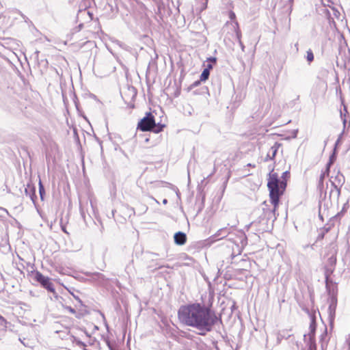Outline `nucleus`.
<instances>
[{"label":"nucleus","mask_w":350,"mask_h":350,"mask_svg":"<svg viewBox=\"0 0 350 350\" xmlns=\"http://www.w3.org/2000/svg\"><path fill=\"white\" fill-rule=\"evenodd\" d=\"M178 317L183 324L199 330L201 336L211 332L217 322L221 323V318L217 316L214 310L200 303L181 306L178 311Z\"/></svg>","instance_id":"obj_1"},{"label":"nucleus","mask_w":350,"mask_h":350,"mask_svg":"<svg viewBox=\"0 0 350 350\" xmlns=\"http://www.w3.org/2000/svg\"><path fill=\"white\" fill-rule=\"evenodd\" d=\"M290 176L288 171L282 173V178L280 180L278 175L275 172H270L269 174V179L267 183V187L269 191V196L271 204L273 205V209H265V216L267 217V220L276 219L275 211L278 207L280 196H282L286 187V179Z\"/></svg>","instance_id":"obj_2"},{"label":"nucleus","mask_w":350,"mask_h":350,"mask_svg":"<svg viewBox=\"0 0 350 350\" xmlns=\"http://www.w3.org/2000/svg\"><path fill=\"white\" fill-rule=\"evenodd\" d=\"M152 126H155V119L154 116L150 112H148L138 122L137 129L142 131H150Z\"/></svg>","instance_id":"obj_3"},{"label":"nucleus","mask_w":350,"mask_h":350,"mask_svg":"<svg viewBox=\"0 0 350 350\" xmlns=\"http://www.w3.org/2000/svg\"><path fill=\"white\" fill-rule=\"evenodd\" d=\"M33 278L36 281L39 282L42 286L46 288L48 291L54 293L55 288L53 283L51 282L49 277L44 276L40 271H36L33 274Z\"/></svg>","instance_id":"obj_4"},{"label":"nucleus","mask_w":350,"mask_h":350,"mask_svg":"<svg viewBox=\"0 0 350 350\" xmlns=\"http://www.w3.org/2000/svg\"><path fill=\"white\" fill-rule=\"evenodd\" d=\"M329 308L328 313L330 321H333L336 314V309L337 306V297L336 295H332V297L329 298Z\"/></svg>","instance_id":"obj_5"},{"label":"nucleus","mask_w":350,"mask_h":350,"mask_svg":"<svg viewBox=\"0 0 350 350\" xmlns=\"http://www.w3.org/2000/svg\"><path fill=\"white\" fill-rule=\"evenodd\" d=\"M331 182H332V185L334 187V191L336 192L337 196H338L340 195L339 187L342 186V185L345 182L344 176L342 174L338 173V175L335 177L334 181L331 180ZM333 192H334V190H332V193H333Z\"/></svg>","instance_id":"obj_6"},{"label":"nucleus","mask_w":350,"mask_h":350,"mask_svg":"<svg viewBox=\"0 0 350 350\" xmlns=\"http://www.w3.org/2000/svg\"><path fill=\"white\" fill-rule=\"evenodd\" d=\"M231 25L232 26V28L235 32L237 40L239 42V44L241 46L242 51H244L245 46L241 41V31L239 29L238 22L234 21L232 23H231Z\"/></svg>","instance_id":"obj_7"},{"label":"nucleus","mask_w":350,"mask_h":350,"mask_svg":"<svg viewBox=\"0 0 350 350\" xmlns=\"http://www.w3.org/2000/svg\"><path fill=\"white\" fill-rule=\"evenodd\" d=\"M265 209H269L268 208H263V211ZM275 219L273 221L271 219L267 220V217L265 216L264 211L262 212V214L259 217V223H262V225H265V224L267 225L266 227H263L262 229L263 230H269L270 228H273V222Z\"/></svg>","instance_id":"obj_8"},{"label":"nucleus","mask_w":350,"mask_h":350,"mask_svg":"<svg viewBox=\"0 0 350 350\" xmlns=\"http://www.w3.org/2000/svg\"><path fill=\"white\" fill-rule=\"evenodd\" d=\"M174 243L178 245H183L187 241V235L183 232H177L174 235Z\"/></svg>","instance_id":"obj_9"},{"label":"nucleus","mask_w":350,"mask_h":350,"mask_svg":"<svg viewBox=\"0 0 350 350\" xmlns=\"http://www.w3.org/2000/svg\"><path fill=\"white\" fill-rule=\"evenodd\" d=\"M25 193L27 196H29L35 204V200L36 199V188L34 186L27 185V188L25 189Z\"/></svg>","instance_id":"obj_10"},{"label":"nucleus","mask_w":350,"mask_h":350,"mask_svg":"<svg viewBox=\"0 0 350 350\" xmlns=\"http://www.w3.org/2000/svg\"><path fill=\"white\" fill-rule=\"evenodd\" d=\"M228 233L229 232L227 228H221L211 237V239L213 241L221 239L226 237Z\"/></svg>","instance_id":"obj_11"},{"label":"nucleus","mask_w":350,"mask_h":350,"mask_svg":"<svg viewBox=\"0 0 350 350\" xmlns=\"http://www.w3.org/2000/svg\"><path fill=\"white\" fill-rule=\"evenodd\" d=\"M281 144L275 142L270 148L267 153V157H269V159L272 160L275 158L279 148L281 146Z\"/></svg>","instance_id":"obj_12"},{"label":"nucleus","mask_w":350,"mask_h":350,"mask_svg":"<svg viewBox=\"0 0 350 350\" xmlns=\"http://www.w3.org/2000/svg\"><path fill=\"white\" fill-rule=\"evenodd\" d=\"M284 3V7L286 9L285 12L290 15L293 10V5L294 0H282Z\"/></svg>","instance_id":"obj_13"},{"label":"nucleus","mask_w":350,"mask_h":350,"mask_svg":"<svg viewBox=\"0 0 350 350\" xmlns=\"http://www.w3.org/2000/svg\"><path fill=\"white\" fill-rule=\"evenodd\" d=\"M326 288L329 297L332 295H336V286L335 284H329L327 278L326 279Z\"/></svg>","instance_id":"obj_14"},{"label":"nucleus","mask_w":350,"mask_h":350,"mask_svg":"<svg viewBox=\"0 0 350 350\" xmlns=\"http://www.w3.org/2000/svg\"><path fill=\"white\" fill-rule=\"evenodd\" d=\"M336 159V152H335V150H334V152L330 155L329 161H328V163L326 165V171L327 172H329V168H330L331 165L335 161Z\"/></svg>","instance_id":"obj_15"},{"label":"nucleus","mask_w":350,"mask_h":350,"mask_svg":"<svg viewBox=\"0 0 350 350\" xmlns=\"http://www.w3.org/2000/svg\"><path fill=\"white\" fill-rule=\"evenodd\" d=\"M329 174V172H327L326 170L323 172L320 177H319V183H318V187L320 190H321L323 188V180H324V178L325 177V176H328Z\"/></svg>","instance_id":"obj_16"},{"label":"nucleus","mask_w":350,"mask_h":350,"mask_svg":"<svg viewBox=\"0 0 350 350\" xmlns=\"http://www.w3.org/2000/svg\"><path fill=\"white\" fill-rule=\"evenodd\" d=\"M164 126H165L164 124H157L155 123V126H152V128L151 129V130L150 131H152L155 133H159L163 131Z\"/></svg>","instance_id":"obj_17"},{"label":"nucleus","mask_w":350,"mask_h":350,"mask_svg":"<svg viewBox=\"0 0 350 350\" xmlns=\"http://www.w3.org/2000/svg\"><path fill=\"white\" fill-rule=\"evenodd\" d=\"M38 185H39L40 197L41 200L43 201L44 200V195H45V189H44V185H43V184H42V183L40 179L39 180Z\"/></svg>","instance_id":"obj_18"},{"label":"nucleus","mask_w":350,"mask_h":350,"mask_svg":"<svg viewBox=\"0 0 350 350\" xmlns=\"http://www.w3.org/2000/svg\"><path fill=\"white\" fill-rule=\"evenodd\" d=\"M308 350H317V345L315 338H308Z\"/></svg>","instance_id":"obj_19"},{"label":"nucleus","mask_w":350,"mask_h":350,"mask_svg":"<svg viewBox=\"0 0 350 350\" xmlns=\"http://www.w3.org/2000/svg\"><path fill=\"white\" fill-rule=\"evenodd\" d=\"M210 75L209 71L207 69H204L202 74L200 75V79L201 81H205L208 79Z\"/></svg>","instance_id":"obj_20"},{"label":"nucleus","mask_w":350,"mask_h":350,"mask_svg":"<svg viewBox=\"0 0 350 350\" xmlns=\"http://www.w3.org/2000/svg\"><path fill=\"white\" fill-rule=\"evenodd\" d=\"M340 118H341L342 124H343V130L345 131L347 127V122H348L347 116L343 115V112L342 111H340Z\"/></svg>","instance_id":"obj_21"},{"label":"nucleus","mask_w":350,"mask_h":350,"mask_svg":"<svg viewBox=\"0 0 350 350\" xmlns=\"http://www.w3.org/2000/svg\"><path fill=\"white\" fill-rule=\"evenodd\" d=\"M306 59L307 61L310 63L314 60V54L312 50L309 49L306 52Z\"/></svg>","instance_id":"obj_22"},{"label":"nucleus","mask_w":350,"mask_h":350,"mask_svg":"<svg viewBox=\"0 0 350 350\" xmlns=\"http://www.w3.org/2000/svg\"><path fill=\"white\" fill-rule=\"evenodd\" d=\"M310 332L308 334L309 336V338H315V329H316V327H315V325H314L312 323L310 324Z\"/></svg>","instance_id":"obj_23"},{"label":"nucleus","mask_w":350,"mask_h":350,"mask_svg":"<svg viewBox=\"0 0 350 350\" xmlns=\"http://www.w3.org/2000/svg\"><path fill=\"white\" fill-rule=\"evenodd\" d=\"M344 133H345V131H344V130H342V133L339 135V136H338V139H337V140H336V142L335 143V148H334V149H336L337 146H338V144H340Z\"/></svg>","instance_id":"obj_24"},{"label":"nucleus","mask_w":350,"mask_h":350,"mask_svg":"<svg viewBox=\"0 0 350 350\" xmlns=\"http://www.w3.org/2000/svg\"><path fill=\"white\" fill-rule=\"evenodd\" d=\"M207 62H208V63H211L212 64H215L217 62V59H216V57H211L207 58Z\"/></svg>","instance_id":"obj_25"},{"label":"nucleus","mask_w":350,"mask_h":350,"mask_svg":"<svg viewBox=\"0 0 350 350\" xmlns=\"http://www.w3.org/2000/svg\"><path fill=\"white\" fill-rule=\"evenodd\" d=\"M187 108H188V110L186 108L185 109V113H188L189 116H191L192 114L191 111H193V109H192L191 107L189 105H188Z\"/></svg>","instance_id":"obj_26"},{"label":"nucleus","mask_w":350,"mask_h":350,"mask_svg":"<svg viewBox=\"0 0 350 350\" xmlns=\"http://www.w3.org/2000/svg\"><path fill=\"white\" fill-rule=\"evenodd\" d=\"M200 82H201L200 79L199 81H196L193 82L191 85V88H193L198 86L200 84Z\"/></svg>","instance_id":"obj_27"},{"label":"nucleus","mask_w":350,"mask_h":350,"mask_svg":"<svg viewBox=\"0 0 350 350\" xmlns=\"http://www.w3.org/2000/svg\"><path fill=\"white\" fill-rule=\"evenodd\" d=\"M66 309L72 314H75L76 311L74 308H72L71 306H66Z\"/></svg>","instance_id":"obj_28"},{"label":"nucleus","mask_w":350,"mask_h":350,"mask_svg":"<svg viewBox=\"0 0 350 350\" xmlns=\"http://www.w3.org/2000/svg\"><path fill=\"white\" fill-rule=\"evenodd\" d=\"M329 261L330 262L331 264H335L336 262V258L334 256H332L329 258Z\"/></svg>","instance_id":"obj_29"},{"label":"nucleus","mask_w":350,"mask_h":350,"mask_svg":"<svg viewBox=\"0 0 350 350\" xmlns=\"http://www.w3.org/2000/svg\"><path fill=\"white\" fill-rule=\"evenodd\" d=\"M229 17L232 21H234L236 18L235 14L233 12L230 11L229 13Z\"/></svg>","instance_id":"obj_30"},{"label":"nucleus","mask_w":350,"mask_h":350,"mask_svg":"<svg viewBox=\"0 0 350 350\" xmlns=\"http://www.w3.org/2000/svg\"><path fill=\"white\" fill-rule=\"evenodd\" d=\"M107 345L109 349V350H116V349L114 348V347L113 346V345L111 344V342L109 341H107Z\"/></svg>","instance_id":"obj_31"},{"label":"nucleus","mask_w":350,"mask_h":350,"mask_svg":"<svg viewBox=\"0 0 350 350\" xmlns=\"http://www.w3.org/2000/svg\"><path fill=\"white\" fill-rule=\"evenodd\" d=\"M213 68V64H211V63H208L207 65L206 66V68L204 69H207L208 71L210 72V70Z\"/></svg>","instance_id":"obj_32"},{"label":"nucleus","mask_w":350,"mask_h":350,"mask_svg":"<svg viewBox=\"0 0 350 350\" xmlns=\"http://www.w3.org/2000/svg\"><path fill=\"white\" fill-rule=\"evenodd\" d=\"M3 323H6V320L0 314V325H3Z\"/></svg>","instance_id":"obj_33"},{"label":"nucleus","mask_w":350,"mask_h":350,"mask_svg":"<svg viewBox=\"0 0 350 350\" xmlns=\"http://www.w3.org/2000/svg\"><path fill=\"white\" fill-rule=\"evenodd\" d=\"M39 53H40V52H39L38 51H35V53H34V55H35V57H36V59H38Z\"/></svg>","instance_id":"obj_34"},{"label":"nucleus","mask_w":350,"mask_h":350,"mask_svg":"<svg viewBox=\"0 0 350 350\" xmlns=\"http://www.w3.org/2000/svg\"><path fill=\"white\" fill-rule=\"evenodd\" d=\"M342 112H343V115L347 116V114L348 113V112L347 110V107L345 106H344V111H342Z\"/></svg>","instance_id":"obj_35"},{"label":"nucleus","mask_w":350,"mask_h":350,"mask_svg":"<svg viewBox=\"0 0 350 350\" xmlns=\"http://www.w3.org/2000/svg\"><path fill=\"white\" fill-rule=\"evenodd\" d=\"M297 132H298V131H297V130H295V131H293V137H294V138L297 137Z\"/></svg>","instance_id":"obj_36"},{"label":"nucleus","mask_w":350,"mask_h":350,"mask_svg":"<svg viewBox=\"0 0 350 350\" xmlns=\"http://www.w3.org/2000/svg\"><path fill=\"white\" fill-rule=\"evenodd\" d=\"M167 199H163V204H167Z\"/></svg>","instance_id":"obj_37"},{"label":"nucleus","mask_w":350,"mask_h":350,"mask_svg":"<svg viewBox=\"0 0 350 350\" xmlns=\"http://www.w3.org/2000/svg\"><path fill=\"white\" fill-rule=\"evenodd\" d=\"M62 230L64 232H66V228H65V226H62Z\"/></svg>","instance_id":"obj_38"},{"label":"nucleus","mask_w":350,"mask_h":350,"mask_svg":"<svg viewBox=\"0 0 350 350\" xmlns=\"http://www.w3.org/2000/svg\"><path fill=\"white\" fill-rule=\"evenodd\" d=\"M3 290H4V288H3L2 286H1V285H0V293H1V292H3Z\"/></svg>","instance_id":"obj_39"},{"label":"nucleus","mask_w":350,"mask_h":350,"mask_svg":"<svg viewBox=\"0 0 350 350\" xmlns=\"http://www.w3.org/2000/svg\"><path fill=\"white\" fill-rule=\"evenodd\" d=\"M207 4V0L204 3V6L203 7V9L206 8V5Z\"/></svg>","instance_id":"obj_40"},{"label":"nucleus","mask_w":350,"mask_h":350,"mask_svg":"<svg viewBox=\"0 0 350 350\" xmlns=\"http://www.w3.org/2000/svg\"><path fill=\"white\" fill-rule=\"evenodd\" d=\"M81 214L82 215V217H84V213H83V211L82 209H81Z\"/></svg>","instance_id":"obj_41"},{"label":"nucleus","mask_w":350,"mask_h":350,"mask_svg":"<svg viewBox=\"0 0 350 350\" xmlns=\"http://www.w3.org/2000/svg\"><path fill=\"white\" fill-rule=\"evenodd\" d=\"M268 160H270V159H269V157H267H267H266V158H265V161H267Z\"/></svg>","instance_id":"obj_42"},{"label":"nucleus","mask_w":350,"mask_h":350,"mask_svg":"<svg viewBox=\"0 0 350 350\" xmlns=\"http://www.w3.org/2000/svg\"><path fill=\"white\" fill-rule=\"evenodd\" d=\"M350 126V121L349 122L348 128Z\"/></svg>","instance_id":"obj_43"}]
</instances>
